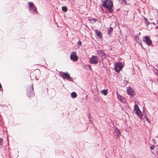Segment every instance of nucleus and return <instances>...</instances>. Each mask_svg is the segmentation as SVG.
<instances>
[{"label": "nucleus", "instance_id": "f257e3e1", "mask_svg": "<svg viewBox=\"0 0 158 158\" xmlns=\"http://www.w3.org/2000/svg\"><path fill=\"white\" fill-rule=\"evenodd\" d=\"M104 7L108 9L110 12H111L113 11L112 7H113V2L111 0H106L103 1L101 5Z\"/></svg>", "mask_w": 158, "mask_h": 158}, {"label": "nucleus", "instance_id": "f03ea898", "mask_svg": "<svg viewBox=\"0 0 158 158\" xmlns=\"http://www.w3.org/2000/svg\"><path fill=\"white\" fill-rule=\"evenodd\" d=\"M28 10L30 13L33 14H38L36 7L32 2H28Z\"/></svg>", "mask_w": 158, "mask_h": 158}, {"label": "nucleus", "instance_id": "7ed1b4c3", "mask_svg": "<svg viewBox=\"0 0 158 158\" xmlns=\"http://www.w3.org/2000/svg\"><path fill=\"white\" fill-rule=\"evenodd\" d=\"M60 74L64 79H66L70 81L73 82V78L70 77V75L68 73L60 72Z\"/></svg>", "mask_w": 158, "mask_h": 158}, {"label": "nucleus", "instance_id": "20e7f679", "mask_svg": "<svg viewBox=\"0 0 158 158\" xmlns=\"http://www.w3.org/2000/svg\"><path fill=\"white\" fill-rule=\"evenodd\" d=\"M114 69L116 72H119L120 71L123 67V65L122 63L117 62L114 63Z\"/></svg>", "mask_w": 158, "mask_h": 158}, {"label": "nucleus", "instance_id": "39448f33", "mask_svg": "<svg viewBox=\"0 0 158 158\" xmlns=\"http://www.w3.org/2000/svg\"><path fill=\"white\" fill-rule=\"evenodd\" d=\"M33 84H32L31 88H28L27 90V95L28 97H30L33 95Z\"/></svg>", "mask_w": 158, "mask_h": 158}, {"label": "nucleus", "instance_id": "423d86ee", "mask_svg": "<svg viewBox=\"0 0 158 158\" xmlns=\"http://www.w3.org/2000/svg\"><path fill=\"white\" fill-rule=\"evenodd\" d=\"M143 41L145 42L148 46L151 45L152 43V41L149 38V37L146 36L143 38Z\"/></svg>", "mask_w": 158, "mask_h": 158}, {"label": "nucleus", "instance_id": "0eeeda50", "mask_svg": "<svg viewBox=\"0 0 158 158\" xmlns=\"http://www.w3.org/2000/svg\"><path fill=\"white\" fill-rule=\"evenodd\" d=\"M70 59L73 61H76L77 60L78 58L75 52H72L70 56Z\"/></svg>", "mask_w": 158, "mask_h": 158}, {"label": "nucleus", "instance_id": "6e6552de", "mask_svg": "<svg viewBox=\"0 0 158 158\" xmlns=\"http://www.w3.org/2000/svg\"><path fill=\"white\" fill-rule=\"evenodd\" d=\"M90 61L91 64H97L98 62V59L97 56H93L90 58Z\"/></svg>", "mask_w": 158, "mask_h": 158}, {"label": "nucleus", "instance_id": "1a4fd4ad", "mask_svg": "<svg viewBox=\"0 0 158 158\" xmlns=\"http://www.w3.org/2000/svg\"><path fill=\"white\" fill-rule=\"evenodd\" d=\"M127 94L131 97L133 96L135 94L134 91L131 88L127 89Z\"/></svg>", "mask_w": 158, "mask_h": 158}, {"label": "nucleus", "instance_id": "9d476101", "mask_svg": "<svg viewBox=\"0 0 158 158\" xmlns=\"http://www.w3.org/2000/svg\"><path fill=\"white\" fill-rule=\"evenodd\" d=\"M114 133L115 134L117 138L120 135V131L117 127L114 129Z\"/></svg>", "mask_w": 158, "mask_h": 158}, {"label": "nucleus", "instance_id": "9b49d317", "mask_svg": "<svg viewBox=\"0 0 158 158\" xmlns=\"http://www.w3.org/2000/svg\"><path fill=\"white\" fill-rule=\"evenodd\" d=\"M135 40L136 42L139 43V44L141 46V47L142 48H143V46L142 44V41L138 37H135Z\"/></svg>", "mask_w": 158, "mask_h": 158}, {"label": "nucleus", "instance_id": "f8f14e48", "mask_svg": "<svg viewBox=\"0 0 158 158\" xmlns=\"http://www.w3.org/2000/svg\"><path fill=\"white\" fill-rule=\"evenodd\" d=\"M135 113L140 118L142 117V113L140 110L138 111H136Z\"/></svg>", "mask_w": 158, "mask_h": 158}, {"label": "nucleus", "instance_id": "ddd939ff", "mask_svg": "<svg viewBox=\"0 0 158 158\" xmlns=\"http://www.w3.org/2000/svg\"><path fill=\"white\" fill-rule=\"evenodd\" d=\"M71 97L73 98H75L77 97V94L75 92H73L71 94Z\"/></svg>", "mask_w": 158, "mask_h": 158}, {"label": "nucleus", "instance_id": "4468645a", "mask_svg": "<svg viewBox=\"0 0 158 158\" xmlns=\"http://www.w3.org/2000/svg\"><path fill=\"white\" fill-rule=\"evenodd\" d=\"M98 53L100 56H104V57H105V54L102 51H99Z\"/></svg>", "mask_w": 158, "mask_h": 158}, {"label": "nucleus", "instance_id": "2eb2a0df", "mask_svg": "<svg viewBox=\"0 0 158 158\" xmlns=\"http://www.w3.org/2000/svg\"><path fill=\"white\" fill-rule=\"evenodd\" d=\"M140 110L138 106L136 104H135L134 106V111L135 112L136 111H138Z\"/></svg>", "mask_w": 158, "mask_h": 158}, {"label": "nucleus", "instance_id": "dca6fc26", "mask_svg": "<svg viewBox=\"0 0 158 158\" xmlns=\"http://www.w3.org/2000/svg\"><path fill=\"white\" fill-rule=\"evenodd\" d=\"M96 33L98 37H102V33L100 31L96 30Z\"/></svg>", "mask_w": 158, "mask_h": 158}, {"label": "nucleus", "instance_id": "f3484780", "mask_svg": "<svg viewBox=\"0 0 158 158\" xmlns=\"http://www.w3.org/2000/svg\"><path fill=\"white\" fill-rule=\"evenodd\" d=\"M113 31V28L112 27H110L108 31V34L109 35Z\"/></svg>", "mask_w": 158, "mask_h": 158}, {"label": "nucleus", "instance_id": "a211bd4d", "mask_svg": "<svg viewBox=\"0 0 158 158\" xmlns=\"http://www.w3.org/2000/svg\"><path fill=\"white\" fill-rule=\"evenodd\" d=\"M119 3L120 4L125 5L126 4V2L125 0H118Z\"/></svg>", "mask_w": 158, "mask_h": 158}, {"label": "nucleus", "instance_id": "6ab92c4d", "mask_svg": "<svg viewBox=\"0 0 158 158\" xmlns=\"http://www.w3.org/2000/svg\"><path fill=\"white\" fill-rule=\"evenodd\" d=\"M144 18L145 20V22L147 25V26L148 27V25L150 24V23L148 22V19L147 18H146L144 17Z\"/></svg>", "mask_w": 158, "mask_h": 158}, {"label": "nucleus", "instance_id": "aec40b11", "mask_svg": "<svg viewBox=\"0 0 158 158\" xmlns=\"http://www.w3.org/2000/svg\"><path fill=\"white\" fill-rule=\"evenodd\" d=\"M102 93L104 95H107V91L106 90L104 89L102 91Z\"/></svg>", "mask_w": 158, "mask_h": 158}, {"label": "nucleus", "instance_id": "412c9836", "mask_svg": "<svg viewBox=\"0 0 158 158\" xmlns=\"http://www.w3.org/2000/svg\"><path fill=\"white\" fill-rule=\"evenodd\" d=\"M62 9L63 11L64 12H66L67 10V8L65 6H63L62 8Z\"/></svg>", "mask_w": 158, "mask_h": 158}, {"label": "nucleus", "instance_id": "4be33fe9", "mask_svg": "<svg viewBox=\"0 0 158 158\" xmlns=\"http://www.w3.org/2000/svg\"><path fill=\"white\" fill-rule=\"evenodd\" d=\"M117 97L122 102V100L123 99V98L122 97V96L119 94H117Z\"/></svg>", "mask_w": 158, "mask_h": 158}, {"label": "nucleus", "instance_id": "5701e85b", "mask_svg": "<svg viewBox=\"0 0 158 158\" xmlns=\"http://www.w3.org/2000/svg\"><path fill=\"white\" fill-rule=\"evenodd\" d=\"M3 144V139H2L0 138V148H1Z\"/></svg>", "mask_w": 158, "mask_h": 158}, {"label": "nucleus", "instance_id": "b1692460", "mask_svg": "<svg viewBox=\"0 0 158 158\" xmlns=\"http://www.w3.org/2000/svg\"><path fill=\"white\" fill-rule=\"evenodd\" d=\"M145 118H146V120H147V121L149 123H150L151 122V121L149 119H148V117L146 116H145Z\"/></svg>", "mask_w": 158, "mask_h": 158}, {"label": "nucleus", "instance_id": "393cba45", "mask_svg": "<svg viewBox=\"0 0 158 158\" xmlns=\"http://www.w3.org/2000/svg\"><path fill=\"white\" fill-rule=\"evenodd\" d=\"M154 148H155L154 146L153 145H152V146H151V147L150 148V149L151 150H153L154 149Z\"/></svg>", "mask_w": 158, "mask_h": 158}, {"label": "nucleus", "instance_id": "a878e982", "mask_svg": "<svg viewBox=\"0 0 158 158\" xmlns=\"http://www.w3.org/2000/svg\"><path fill=\"white\" fill-rule=\"evenodd\" d=\"M0 90L1 91H2L3 90V89L2 87V85L0 83Z\"/></svg>", "mask_w": 158, "mask_h": 158}, {"label": "nucleus", "instance_id": "bb28decb", "mask_svg": "<svg viewBox=\"0 0 158 158\" xmlns=\"http://www.w3.org/2000/svg\"><path fill=\"white\" fill-rule=\"evenodd\" d=\"M92 20L94 21L93 23H95V22L97 21V19H92Z\"/></svg>", "mask_w": 158, "mask_h": 158}, {"label": "nucleus", "instance_id": "cd10ccee", "mask_svg": "<svg viewBox=\"0 0 158 158\" xmlns=\"http://www.w3.org/2000/svg\"><path fill=\"white\" fill-rule=\"evenodd\" d=\"M78 44H81V41H79L78 42Z\"/></svg>", "mask_w": 158, "mask_h": 158}, {"label": "nucleus", "instance_id": "c85d7f7f", "mask_svg": "<svg viewBox=\"0 0 158 158\" xmlns=\"http://www.w3.org/2000/svg\"><path fill=\"white\" fill-rule=\"evenodd\" d=\"M152 24H154V25H156V23H152Z\"/></svg>", "mask_w": 158, "mask_h": 158}, {"label": "nucleus", "instance_id": "c756f323", "mask_svg": "<svg viewBox=\"0 0 158 158\" xmlns=\"http://www.w3.org/2000/svg\"><path fill=\"white\" fill-rule=\"evenodd\" d=\"M156 29H158V26H156Z\"/></svg>", "mask_w": 158, "mask_h": 158}, {"label": "nucleus", "instance_id": "7c9ffc66", "mask_svg": "<svg viewBox=\"0 0 158 158\" xmlns=\"http://www.w3.org/2000/svg\"><path fill=\"white\" fill-rule=\"evenodd\" d=\"M156 66H157V67H158V64H156Z\"/></svg>", "mask_w": 158, "mask_h": 158}, {"label": "nucleus", "instance_id": "2f4dec72", "mask_svg": "<svg viewBox=\"0 0 158 158\" xmlns=\"http://www.w3.org/2000/svg\"><path fill=\"white\" fill-rule=\"evenodd\" d=\"M156 71L157 72V74H158V70H156Z\"/></svg>", "mask_w": 158, "mask_h": 158}, {"label": "nucleus", "instance_id": "473e14b6", "mask_svg": "<svg viewBox=\"0 0 158 158\" xmlns=\"http://www.w3.org/2000/svg\"><path fill=\"white\" fill-rule=\"evenodd\" d=\"M8 150L9 151H10V148H8Z\"/></svg>", "mask_w": 158, "mask_h": 158}, {"label": "nucleus", "instance_id": "72a5a7b5", "mask_svg": "<svg viewBox=\"0 0 158 158\" xmlns=\"http://www.w3.org/2000/svg\"><path fill=\"white\" fill-rule=\"evenodd\" d=\"M89 67H90V68H91V66H90V65H89Z\"/></svg>", "mask_w": 158, "mask_h": 158}]
</instances>
